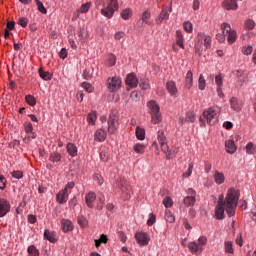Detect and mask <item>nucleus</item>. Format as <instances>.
I'll list each match as a JSON object with an SVG mask.
<instances>
[{"mask_svg": "<svg viewBox=\"0 0 256 256\" xmlns=\"http://www.w3.org/2000/svg\"><path fill=\"white\" fill-rule=\"evenodd\" d=\"M115 11H119V0H109L106 8H102L100 13L103 17L111 19L115 15Z\"/></svg>", "mask_w": 256, "mask_h": 256, "instance_id": "obj_5", "label": "nucleus"}, {"mask_svg": "<svg viewBox=\"0 0 256 256\" xmlns=\"http://www.w3.org/2000/svg\"><path fill=\"white\" fill-rule=\"evenodd\" d=\"M75 187V182H68L65 186V188L63 189V191H65L66 193H68L70 195L71 193V189H73Z\"/></svg>", "mask_w": 256, "mask_h": 256, "instance_id": "obj_52", "label": "nucleus"}, {"mask_svg": "<svg viewBox=\"0 0 256 256\" xmlns=\"http://www.w3.org/2000/svg\"><path fill=\"white\" fill-rule=\"evenodd\" d=\"M11 175L14 177V179H23V171L21 170H14L11 172Z\"/></svg>", "mask_w": 256, "mask_h": 256, "instance_id": "obj_50", "label": "nucleus"}, {"mask_svg": "<svg viewBox=\"0 0 256 256\" xmlns=\"http://www.w3.org/2000/svg\"><path fill=\"white\" fill-rule=\"evenodd\" d=\"M35 3L38 11H40V13H43V15H46L47 8H45V6L43 5V2H41V0H35Z\"/></svg>", "mask_w": 256, "mask_h": 256, "instance_id": "obj_36", "label": "nucleus"}, {"mask_svg": "<svg viewBox=\"0 0 256 256\" xmlns=\"http://www.w3.org/2000/svg\"><path fill=\"white\" fill-rule=\"evenodd\" d=\"M44 239H47V241H50V243H55L57 241V234H55V232L45 230Z\"/></svg>", "mask_w": 256, "mask_h": 256, "instance_id": "obj_23", "label": "nucleus"}, {"mask_svg": "<svg viewBox=\"0 0 256 256\" xmlns=\"http://www.w3.org/2000/svg\"><path fill=\"white\" fill-rule=\"evenodd\" d=\"M78 224L80 225V227H87V218H85L84 216H79Z\"/></svg>", "mask_w": 256, "mask_h": 256, "instance_id": "obj_54", "label": "nucleus"}, {"mask_svg": "<svg viewBox=\"0 0 256 256\" xmlns=\"http://www.w3.org/2000/svg\"><path fill=\"white\" fill-rule=\"evenodd\" d=\"M66 149L71 157H77V146L75 144L68 143Z\"/></svg>", "mask_w": 256, "mask_h": 256, "instance_id": "obj_27", "label": "nucleus"}, {"mask_svg": "<svg viewBox=\"0 0 256 256\" xmlns=\"http://www.w3.org/2000/svg\"><path fill=\"white\" fill-rule=\"evenodd\" d=\"M188 249L193 255H199V253L203 252V247L198 245L196 241L189 242Z\"/></svg>", "mask_w": 256, "mask_h": 256, "instance_id": "obj_15", "label": "nucleus"}, {"mask_svg": "<svg viewBox=\"0 0 256 256\" xmlns=\"http://www.w3.org/2000/svg\"><path fill=\"white\" fill-rule=\"evenodd\" d=\"M23 127H24V131H25V133H27V135H29V133H31V131H33V124L29 121L24 122Z\"/></svg>", "mask_w": 256, "mask_h": 256, "instance_id": "obj_41", "label": "nucleus"}, {"mask_svg": "<svg viewBox=\"0 0 256 256\" xmlns=\"http://www.w3.org/2000/svg\"><path fill=\"white\" fill-rule=\"evenodd\" d=\"M59 57L60 59H67V49L62 48L61 51L59 52Z\"/></svg>", "mask_w": 256, "mask_h": 256, "instance_id": "obj_64", "label": "nucleus"}, {"mask_svg": "<svg viewBox=\"0 0 256 256\" xmlns=\"http://www.w3.org/2000/svg\"><path fill=\"white\" fill-rule=\"evenodd\" d=\"M166 89L168 93L171 95V97H177V84H175V81L170 80L166 83Z\"/></svg>", "mask_w": 256, "mask_h": 256, "instance_id": "obj_17", "label": "nucleus"}, {"mask_svg": "<svg viewBox=\"0 0 256 256\" xmlns=\"http://www.w3.org/2000/svg\"><path fill=\"white\" fill-rule=\"evenodd\" d=\"M149 19H151V13H149L148 11H145L142 14V21H143V23H149Z\"/></svg>", "mask_w": 256, "mask_h": 256, "instance_id": "obj_59", "label": "nucleus"}, {"mask_svg": "<svg viewBox=\"0 0 256 256\" xmlns=\"http://www.w3.org/2000/svg\"><path fill=\"white\" fill-rule=\"evenodd\" d=\"M221 108L219 107H210L203 112V119H206L208 125H215L218 121L219 113Z\"/></svg>", "mask_w": 256, "mask_h": 256, "instance_id": "obj_4", "label": "nucleus"}, {"mask_svg": "<svg viewBox=\"0 0 256 256\" xmlns=\"http://www.w3.org/2000/svg\"><path fill=\"white\" fill-rule=\"evenodd\" d=\"M225 37H227V34L226 33H218L217 35H216V39H217V41H219L220 43H225Z\"/></svg>", "mask_w": 256, "mask_h": 256, "instance_id": "obj_62", "label": "nucleus"}, {"mask_svg": "<svg viewBox=\"0 0 256 256\" xmlns=\"http://www.w3.org/2000/svg\"><path fill=\"white\" fill-rule=\"evenodd\" d=\"M95 141H98L99 143H102V141H105L107 139V131L104 129H98L94 134Z\"/></svg>", "mask_w": 256, "mask_h": 256, "instance_id": "obj_20", "label": "nucleus"}, {"mask_svg": "<svg viewBox=\"0 0 256 256\" xmlns=\"http://www.w3.org/2000/svg\"><path fill=\"white\" fill-rule=\"evenodd\" d=\"M185 87L186 89H190L193 87V72L188 71L185 77Z\"/></svg>", "mask_w": 256, "mask_h": 256, "instance_id": "obj_25", "label": "nucleus"}, {"mask_svg": "<svg viewBox=\"0 0 256 256\" xmlns=\"http://www.w3.org/2000/svg\"><path fill=\"white\" fill-rule=\"evenodd\" d=\"M195 201H197L195 196H186L184 198V205L186 207H193V205H195Z\"/></svg>", "mask_w": 256, "mask_h": 256, "instance_id": "obj_29", "label": "nucleus"}, {"mask_svg": "<svg viewBox=\"0 0 256 256\" xmlns=\"http://www.w3.org/2000/svg\"><path fill=\"white\" fill-rule=\"evenodd\" d=\"M155 221H157V216H155V214H150L148 221H147V225H149V227H151L152 225H155Z\"/></svg>", "mask_w": 256, "mask_h": 256, "instance_id": "obj_53", "label": "nucleus"}, {"mask_svg": "<svg viewBox=\"0 0 256 256\" xmlns=\"http://www.w3.org/2000/svg\"><path fill=\"white\" fill-rule=\"evenodd\" d=\"M165 219L168 223H174L175 222V216L171 213V211L165 212Z\"/></svg>", "mask_w": 256, "mask_h": 256, "instance_id": "obj_46", "label": "nucleus"}, {"mask_svg": "<svg viewBox=\"0 0 256 256\" xmlns=\"http://www.w3.org/2000/svg\"><path fill=\"white\" fill-rule=\"evenodd\" d=\"M38 73L41 79H44V81H51V78L53 77L51 73L45 72L43 68H39Z\"/></svg>", "mask_w": 256, "mask_h": 256, "instance_id": "obj_28", "label": "nucleus"}, {"mask_svg": "<svg viewBox=\"0 0 256 256\" xmlns=\"http://www.w3.org/2000/svg\"><path fill=\"white\" fill-rule=\"evenodd\" d=\"M136 137L139 141H143L145 139V129L138 126L136 128Z\"/></svg>", "mask_w": 256, "mask_h": 256, "instance_id": "obj_33", "label": "nucleus"}, {"mask_svg": "<svg viewBox=\"0 0 256 256\" xmlns=\"http://www.w3.org/2000/svg\"><path fill=\"white\" fill-rule=\"evenodd\" d=\"M171 11H173V7L163 6L160 15H158V17L156 18V23L158 25H161V23H163V21H165V22L169 21V13H171Z\"/></svg>", "mask_w": 256, "mask_h": 256, "instance_id": "obj_11", "label": "nucleus"}, {"mask_svg": "<svg viewBox=\"0 0 256 256\" xmlns=\"http://www.w3.org/2000/svg\"><path fill=\"white\" fill-rule=\"evenodd\" d=\"M11 211V203L5 198H0V218L5 217Z\"/></svg>", "mask_w": 256, "mask_h": 256, "instance_id": "obj_12", "label": "nucleus"}, {"mask_svg": "<svg viewBox=\"0 0 256 256\" xmlns=\"http://www.w3.org/2000/svg\"><path fill=\"white\" fill-rule=\"evenodd\" d=\"M148 112L151 115L152 123L154 125H158V123L161 121V108L159 107V104L155 102V100H151L147 103Z\"/></svg>", "mask_w": 256, "mask_h": 256, "instance_id": "obj_3", "label": "nucleus"}, {"mask_svg": "<svg viewBox=\"0 0 256 256\" xmlns=\"http://www.w3.org/2000/svg\"><path fill=\"white\" fill-rule=\"evenodd\" d=\"M223 33H226L227 41L230 45H233V42L237 40V32L231 29V25L228 23H223L221 25Z\"/></svg>", "mask_w": 256, "mask_h": 256, "instance_id": "obj_7", "label": "nucleus"}, {"mask_svg": "<svg viewBox=\"0 0 256 256\" xmlns=\"http://www.w3.org/2000/svg\"><path fill=\"white\" fill-rule=\"evenodd\" d=\"M230 106L231 109H233L234 111H241V103H239V99H237L236 97H232L230 99Z\"/></svg>", "mask_w": 256, "mask_h": 256, "instance_id": "obj_24", "label": "nucleus"}, {"mask_svg": "<svg viewBox=\"0 0 256 256\" xmlns=\"http://www.w3.org/2000/svg\"><path fill=\"white\" fill-rule=\"evenodd\" d=\"M81 87L83 88V89H85V91H87V93H93V86L90 84V83H88V82H83L82 84H81Z\"/></svg>", "mask_w": 256, "mask_h": 256, "instance_id": "obj_45", "label": "nucleus"}, {"mask_svg": "<svg viewBox=\"0 0 256 256\" xmlns=\"http://www.w3.org/2000/svg\"><path fill=\"white\" fill-rule=\"evenodd\" d=\"M245 27H246V29L251 31V29L255 28V21H253V20H246Z\"/></svg>", "mask_w": 256, "mask_h": 256, "instance_id": "obj_55", "label": "nucleus"}, {"mask_svg": "<svg viewBox=\"0 0 256 256\" xmlns=\"http://www.w3.org/2000/svg\"><path fill=\"white\" fill-rule=\"evenodd\" d=\"M27 251L31 256H39V250L37 249V247H35V245L29 246Z\"/></svg>", "mask_w": 256, "mask_h": 256, "instance_id": "obj_39", "label": "nucleus"}, {"mask_svg": "<svg viewBox=\"0 0 256 256\" xmlns=\"http://www.w3.org/2000/svg\"><path fill=\"white\" fill-rule=\"evenodd\" d=\"M69 200V194L65 190H61L57 195H56V201L60 205H63L66 201Z\"/></svg>", "mask_w": 256, "mask_h": 256, "instance_id": "obj_19", "label": "nucleus"}, {"mask_svg": "<svg viewBox=\"0 0 256 256\" xmlns=\"http://www.w3.org/2000/svg\"><path fill=\"white\" fill-rule=\"evenodd\" d=\"M18 25H20V27H27V25H29V19L27 17H21L18 19Z\"/></svg>", "mask_w": 256, "mask_h": 256, "instance_id": "obj_44", "label": "nucleus"}, {"mask_svg": "<svg viewBox=\"0 0 256 256\" xmlns=\"http://www.w3.org/2000/svg\"><path fill=\"white\" fill-rule=\"evenodd\" d=\"M146 148L147 146H145V144L137 143L134 145L135 153H139L140 155H143V153H145Z\"/></svg>", "mask_w": 256, "mask_h": 256, "instance_id": "obj_30", "label": "nucleus"}, {"mask_svg": "<svg viewBox=\"0 0 256 256\" xmlns=\"http://www.w3.org/2000/svg\"><path fill=\"white\" fill-rule=\"evenodd\" d=\"M187 123H195V112L189 111L186 113Z\"/></svg>", "mask_w": 256, "mask_h": 256, "instance_id": "obj_40", "label": "nucleus"}, {"mask_svg": "<svg viewBox=\"0 0 256 256\" xmlns=\"http://www.w3.org/2000/svg\"><path fill=\"white\" fill-rule=\"evenodd\" d=\"M215 83L217 87H223V76L221 74L215 77Z\"/></svg>", "mask_w": 256, "mask_h": 256, "instance_id": "obj_57", "label": "nucleus"}, {"mask_svg": "<svg viewBox=\"0 0 256 256\" xmlns=\"http://www.w3.org/2000/svg\"><path fill=\"white\" fill-rule=\"evenodd\" d=\"M61 229L64 233H69V232L73 231V229H74L73 222H71V220H69V219H62L61 220Z\"/></svg>", "mask_w": 256, "mask_h": 256, "instance_id": "obj_16", "label": "nucleus"}, {"mask_svg": "<svg viewBox=\"0 0 256 256\" xmlns=\"http://www.w3.org/2000/svg\"><path fill=\"white\" fill-rule=\"evenodd\" d=\"M95 199H97V195L94 192H89L85 196L86 205L89 209H93V207H95Z\"/></svg>", "mask_w": 256, "mask_h": 256, "instance_id": "obj_18", "label": "nucleus"}, {"mask_svg": "<svg viewBox=\"0 0 256 256\" xmlns=\"http://www.w3.org/2000/svg\"><path fill=\"white\" fill-rule=\"evenodd\" d=\"M211 36L209 35H205V33L199 32L196 36V41H195V53L196 55H199V57H201V55H203V45L205 47V49H211Z\"/></svg>", "mask_w": 256, "mask_h": 256, "instance_id": "obj_2", "label": "nucleus"}, {"mask_svg": "<svg viewBox=\"0 0 256 256\" xmlns=\"http://www.w3.org/2000/svg\"><path fill=\"white\" fill-rule=\"evenodd\" d=\"M135 239L137 241V243H139V245H149V234L145 233V232H137L135 234Z\"/></svg>", "mask_w": 256, "mask_h": 256, "instance_id": "obj_13", "label": "nucleus"}, {"mask_svg": "<svg viewBox=\"0 0 256 256\" xmlns=\"http://www.w3.org/2000/svg\"><path fill=\"white\" fill-rule=\"evenodd\" d=\"M224 247H225V253L233 254V243L232 242L226 241L224 243Z\"/></svg>", "mask_w": 256, "mask_h": 256, "instance_id": "obj_42", "label": "nucleus"}, {"mask_svg": "<svg viewBox=\"0 0 256 256\" xmlns=\"http://www.w3.org/2000/svg\"><path fill=\"white\" fill-rule=\"evenodd\" d=\"M198 245L200 246V247H204V245H207V237H205V236H200L199 238H198Z\"/></svg>", "mask_w": 256, "mask_h": 256, "instance_id": "obj_60", "label": "nucleus"}, {"mask_svg": "<svg viewBox=\"0 0 256 256\" xmlns=\"http://www.w3.org/2000/svg\"><path fill=\"white\" fill-rule=\"evenodd\" d=\"M180 49H185V38L181 30L176 31V43L172 45V50L174 53H179Z\"/></svg>", "mask_w": 256, "mask_h": 256, "instance_id": "obj_8", "label": "nucleus"}, {"mask_svg": "<svg viewBox=\"0 0 256 256\" xmlns=\"http://www.w3.org/2000/svg\"><path fill=\"white\" fill-rule=\"evenodd\" d=\"M49 160L52 161V163H59V161H61V154L59 152H53L50 154Z\"/></svg>", "mask_w": 256, "mask_h": 256, "instance_id": "obj_34", "label": "nucleus"}, {"mask_svg": "<svg viewBox=\"0 0 256 256\" xmlns=\"http://www.w3.org/2000/svg\"><path fill=\"white\" fill-rule=\"evenodd\" d=\"M256 151V145L253 144V142H249L246 145V152L248 153V155H253Z\"/></svg>", "mask_w": 256, "mask_h": 256, "instance_id": "obj_37", "label": "nucleus"}, {"mask_svg": "<svg viewBox=\"0 0 256 256\" xmlns=\"http://www.w3.org/2000/svg\"><path fill=\"white\" fill-rule=\"evenodd\" d=\"M107 88H108V91H110L111 93H114V91L119 90L121 88V78L117 76L108 78Z\"/></svg>", "mask_w": 256, "mask_h": 256, "instance_id": "obj_10", "label": "nucleus"}, {"mask_svg": "<svg viewBox=\"0 0 256 256\" xmlns=\"http://www.w3.org/2000/svg\"><path fill=\"white\" fill-rule=\"evenodd\" d=\"M120 15L124 21H127L133 16V10L131 8H126L121 11Z\"/></svg>", "mask_w": 256, "mask_h": 256, "instance_id": "obj_26", "label": "nucleus"}, {"mask_svg": "<svg viewBox=\"0 0 256 256\" xmlns=\"http://www.w3.org/2000/svg\"><path fill=\"white\" fill-rule=\"evenodd\" d=\"M125 82L126 85H128V87H131L132 89H135V87L139 85V79H137V75H135V73L128 74Z\"/></svg>", "mask_w": 256, "mask_h": 256, "instance_id": "obj_14", "label": "nucleus"}, {"mask_svg": "<svg viewBox=\"0 0 256 256\" xmlns=\"http://www.w3.org/2000/svg\"><path fill=\"white\" fill-rule=\"evenodd\" d=\"M205 85H206L205 77L203 76V74H200L199 80H198V89H200V91H204Z\"/></svg>", "mask_w": 256, "mask_h": 256, "instance_id": "obj_38", "label": "nucleus"}, {"mask_svg": "<svg viewBox=\"0 0 256 256\" xmlns=\"http://www.w3.org/2000/svg\"><path fill=\"white\" fill-rule=\"evenodd\" d=\"M163 205L166 207V209H169V207H173V199L171 197L167 196L163 200Z\"/></svg>", "mask_w": 256, "mask_h": 256, "instance_id": "obj_43", "label": "nucleus"}, {"mask_svg": "<svg viewBox=\"0 0 256 256\" xmlns=\"http://www.w3.org/2000/svg\"><path fill=\"white\" fill-rule=\"evenodd\" d=\"M225 148H226L227 153H230L231 155H233V153H235V151H237V146H235V141H233V140L226 141Z\"/></svg>", "mask_w": 256, "mask_h": 256, "instance_id": "obj_21", "label": "nucleus"}, {"mask_svg": "<svg viewBox=\"0 0 256 256\" xmlns=\"http://www.w3.org/2000/svg\"><path fill=\"white\" fill-rule=\"evenodd\" d=\"M183 28L187 33H193V24L191 22H184Z\"/></svg>", "mask_w": 256, "mask_h": 256, "instance_id": "obj_47", "label": "nucleus"}, {"mask_svg": "<svg viewBox=\"0 0 256 256\" xmlns=\"http://www.w3.org/2000/svg\"><path fill=\"white\" fill-rule=\"evenodd\" d=\"M139 87H140L143 91H147V89H149V79H147V78H141V79H140V83H139Z\"/></svg>", "mask_w": 256, "mask_h": 256, "instance_id": "obj_35", "label": "nucleus"}, {"mask_svg": "<svg viewBox=\"0 0 256 256\" xmlns=\"http://www.w3.org/2000/svg\"><path fill=\"white\" fill-rule=\"evenodd\" d=\"M242 53L243 55H251L253 53V47L251 45L243 46Z\"/></svg>", "mask_w": 256, "mask_h": 256, "instance_id": "obj_49", "label": "nucleus"}, {"mask_svg": "<svg viewBox=\"0 0 256 256\" xmlns=\"http://www.w3.org/2000/svg\"><path fill=\"white\" fill-rule=\"evenodd\" d=\"M21 145V142L19 140H13L8 144L9 149H15L16 147H19Z\"/></svg>", "mask_w": 256, "mask_h": 256, "instance_id": "obj_61", "label": "nucleus"}, {"mask_svg": "<svg viewBox=\"0 0 256 256\" xmlns=\"http://www.w3.org/2000/svg\"><path fill=\"white\" fill-rule=\"evenodd\" d=\"M25 101L30 105V107H35V105H37V99H35L31 94L25 96Z\"/></svg>", "mask_w": 256, "mask_h": 256, "instance_id": "obj_31", "label": "nucleus"}, {"mask_svg": "<svg viewBox=\"0 0 256 256\" xmlns=\"http://www.w3.org/2000/svg\"><path fill=\"white\" fill-rule=\"evenodd\" d=\"M191 173H193V163H189V165H188V171L185 172V173L182 175V177H185V178L191 177Z\"/></svg>", "mask_w": 256, "mask_h": 256, "instance_id": "obj_58", "label": "nucleus"}, {"mask_svg": "<svg viewBox=\"0 0 256 256\" xmlns=\"http://www.w3.org/2000/svg\"><path fill=\"white\" fill-rule=\"evenodd\" d=\"M91 9V2H87L80 7V13H88Z\"/></svg>", "mask_w": 256, "mask_h": 256, "instance_id": "obj_48", "label": "nucleus"}, {"mask_svg": "<svg viewBox=\"0 0 256 256\" xmlns=\"http://www.w3.org/2000/svg\"><path fill=\"white\" fill-rule=\"evenodd\" d=\"M97 121V112H90L87 116V122L89 125H95V122Z\"/></svg>", "mask_w": 256, "mask_h": 256, "instance_id": "obj_32", "label": "nucleus"}, {"mask_svg": "<svg viewBox=\"0 0 256 256\" xmlns=\"http://www.w3.org/2000/svg\"><path fill=\"white\" fill-rule=\"evenodd\" d=\"M214 181L217 185H223V183H225V175L216 170L214 173Z\"/></svg>", "mask_w": 256, "mask_h": 256, "instance_id": "obj_22", "label": "nucleus"}, {"mask_svg": "<svg viewBox=\"0 0 256 256\" xmlns=\"http://www.w3.org/2000/svg\"><path fill=\"white\" fill-rule=\"evenodd\" d=\"M117 129H119V114L117 113V111H112L108 118L109 135H115Z\"/></svg>", "mask_w": 256, "mask_h": 256, "instance_id": "obj_6", "label": "nucleus"}, {"mask_svg": "<svg viewBox=\"0 0 256 256\" xmlns=\"http://www.w3.org/2000/svg\"><path fill=\"white\" fill-rule=\"evenodd\" d=\"M158 143L161 147L163 153H169V145H167V136H165V131L159 130L157 132Z\"/></svg>", "mask_w": 256, "mask_h": 256, "instance_id": "obj_9", "label": "nucleus"}, {"mask_svg": "<svg viewBox=\"0 0 256 256\" xmlns=\"http://www.w3.org/2000/svg\"><path fill=\"white\" fill-rule=\"evenodd\" d=\"M238 202L239 191L234 188L228 189L226 197L223 194H220L218 197V204L215 207L216 219H224L225 211L228 217H233V215H235V210L237 209Z\"/></svg>", "mask_w": 256, "mask_h": 256, "instance_id": "obj_1", "label": "nucleus"}, {"mask_svg": "<svg viewBox=\"0 0 256 256\" xmlns=\"http://www.w3.org/2000/svg\"><path fill=\"white\" fill-rule=\"evenodd\" d=\"M79 203V201L77 200V197H73L69 202L68 205L71 209H75V207H77V204Z\"/></svg>", "mask_w": 256, "mask_h": 256, "instance_id": "obj_56", "label": "nucleus"}, {"mask_svg": "<svg viewBox=\"0 0 256 256\" xmlns=\"http://www.w3.org/2000/svg\"><path fill=\"white\" fill-rule=\"evenodd\" d=\"M7 187V179L3 177V175H0V189H5Z\"/></svg>", "mask_w": 256, "mask_h": 256, "instance_id": "obj_63", "label": "nucleus"}, {"mask_svg": "<svg viewBox=\"0 0 256 256\" xmlns=\"http://www.w3.org/2000/svg\"><path fill=\"white\" fill-rule=\"evenodd\" d=\"M115 63H117V57H115V55L110 54L108 56V65L109 67H113L115 65Z\"/></svg>", "mask_w": 256, "mask_h": 256, "instance_id": "obj_51", "label": "nucleus"}]
</instances>
